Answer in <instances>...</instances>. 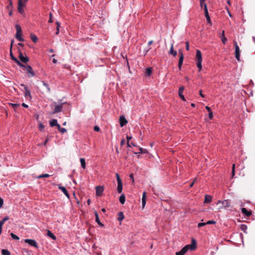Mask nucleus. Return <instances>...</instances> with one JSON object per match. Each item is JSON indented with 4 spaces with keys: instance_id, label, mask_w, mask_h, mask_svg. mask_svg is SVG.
I'll list each match as a JSON object with an SVG mask.
<instances>
[{
    "instance_id": "obj_58",
    "label": "nucleus",
    "mask_w": 255,
    "mask_h": 255,
    "mask_svg": "<svg viewBox=\"0 0 255 255\" xmlns=\"http://www.w3.org/2000/svg\"><path fill=\"white\" fill-rule=\"evenodd\" d=\"M129 177L131 179H132V181H134L133 175V174H130Z\"/></svg>"
},
{
    "instance_id": "obj_13",
    "label": "nucleus",
    "mask_w": 255,
    "mask_h": 255,
    "mask_svg": "<svg viewBox=\"0 0 255 255\" xmlns=\"http://www.w3.org/2000/svg\"><path fill=\"white\" fill-rule=\"evenodd\" d=\"M58 189L61 190L68 199L70 198V195L65 187L62 186L60 185H58Z\"/></svg>"
},
{
    "instance_id": "obj_36",
    "label": "nucleus",
    "mask_w": 255,
    "mask_h": 255,
    "mask_svg": "<svg viewBox=\"0 0 255 255\" xmlns=\"http://www.w3.org/2000/svg\"><path fill=\"white\" fill-rule=\"evenodd\" d=\"M9 219V217L8 216H5L2 220L0 221V225L2 226L4 223V222L7 221Z\"/></svg>"
},
{
    "instance_id": "obj_37",
    "label": "nucleus",
    "mask_w": 255,
    "mask_h": 255,
    "mask_svg": "<svg viewBox=\"0 0 255 255\" xmlns=\"http://www.w3.org/2000/svg\"><path fill=\"white\" fill-rule=\"evenodd\" d=\"M1 254L2 255H10V252L5 249H3L1 251Z\"/></svg>"
},
{
    "instance_id": "obj_4",
    "label": "nucleus",
    "mask_w": 255,
    "mask_h": 255,
    "mask_svg": "<svg viewBox=\"0 0 255 255\" xmlns=\"http://www.w3.org/2000/svg\"><path fill=\"white\" fill-rule=\"evenodd\" d=\"M15 28L16 29V33L15 35V38L19 41H23L24 39L22 38V35L21 33V28L18 24L15 25Z\"/></svg>"
},
{
    "instance_id": "obj_8",
    "label": "nucleus",
    "mask_w": 255,
    "mask_h": 255,
    "mask_svg": "<svg viewBox=\"0 0 255 255\" xmlns=\"http://www.w3.org/2000/svg\"><path fill=\"white\" fill-rule=\"evenodd\" d=\"M20 86L23 87L25 92H24V96L26 98H29L30 99H31L32 97L31 95V93L30 90H29L27 88V87L23 84H21Z\"/></svg>"
},
{
    "instance_id": "obj_17",
    "label": "nucleus",
    "mask_w": 255,
    "mask_h": 255,
    "mask_svg": "<svg viewBox=\"0 0 255 255\" xmlns=\"http://www.w3.org/2000/svg\"><path fill=\"white\" fill-rule=\"evenodd\" d=\"M10 56L12 60L16 63V64L19 66H23L22 64L16 58H15L12 54L11 51L10 52Z\"/></svg>"
},
{
    "instance_id": "obj_57",
    "label": "nucleus",
    "mask_w": 255,
    "mask_h": 255,
    "mask_svg": "<svg viewBox=\"0 0 255 255\" xmlns=\"http://www.w3.org/2000/svg\"><path fill=\"white\" fill-rule=\"evenodd\" d=\"M199 94H200V95L202 97H203V98H204V95L202 94V90H200V91H199Z\"/></svg>"
},
{
    "instance_id": "obj_10",
    "label": "nucleus",
    "mask_w": 255,
    "mask_h": 255,
    "mask_svg": "<svg viewBox=\"0 0 255 255\" xmlns=\"http://www.w3.org/2000/svg\"><path fill=\"white\" fill-rule=\"evenodd\" d=\"M24 242L25 243L28 244L29 245L35 247L36 248H38L37 244L36 242L32 239H25L24 240Z\"/></svg>"
},
{
    "instance_id": "obj_34",
    "label": "nucleus",
    "mask_w": 255,
    "mask_h": 255,
    "mask_svg": "<svg viewBox=\"0 0 255 255\" xmlns=\"http://www.w3.org/2000/svg\"><path fill=\"white\" fill-rule=\"evenodd\" d=\"M57 128L62 133H64L67 131L66 128H61L60 125H58Z\"/></svg>"
},
{
    "instance_id": "obj_6",
    "label": "nucleus",
    "mask_w": 255,
    "mask_h": 255,
    "mask_svg": "<svg viewBox=\"0 0 255 255\" xmlns=\"http://www.w3.org/2000/svg\"><path fill=\"white\" fill-rule=\"evenodd\" d=\"M23 66H20V67L25 69L27 71V73L28 75V77H34L35 74L33 71V69L32 67L28 65H24L23 64Z\"/></svg>"
},
{
    "instance_id": "obj_43",
    "label": "nucleus",
    "mask_w": 255,
    "mask_h": 255,
    "mask_svg": "<svg viewBox=\"0 0 255 255\" xmlns=\"http://www.w3.org/2000/svg\"><path fill=\"white\" fill-rule=\"evenodd\" d=\"M44 128V126L43 125L42 123H40L39 124V129L40 130H43Z\"/></svg>"
},
{
    "instance_id": "obj_56",
    "label": "nucleus",
    "mask_w": 255,
    "mask_h": 255,
    "mask_svg": "<svg viewBox=\"0 0 255 255\" xmlns=\"http://www.w3.org/2000/svg\"><path fill=\"white\" fill-rule=\"evenodd\" d=\"M22 106L25 108H27L28 107V105L25 104V103H22Z\"/></svg>"
},
{
    "instance_id": "obj_55",
    "label": "nucleus",
    "mask_w": 255,
    "mask_h": 255,
    "mask_svg": "<svg viewBox=\"0 0 255 255\" xmlns=\"http://www.w3.org/2000/svg\"><path fill=\"white\" fill-rule=\"evenodd\" d=\"M3 202L1 198L0 197V207L3 205Z\"/></svg>"
},
{
    "instance_id": "obj_50",
    "label": "nucleus",
    "mask_w": 255,
    "mask_h": 255,
    "mask_svg": "<svg viewBox=\"0 0 255 255\" xmlns=\"http://www.w3.org/2000/svg\"><path fill=\"white\" fill-rule=\"evenodd\" d=\"M52 14L51 13H50V18L49 19V22L50 23H52L53 22V20H52Z\"/></svg>"
},
{
    "instance_id": "obj_18",
    "label": "nucleus",
    "mask_w": 255,
    "mask_h": 255,
    "mask_svg": "<svg viewBox=\"0 0 255 255\" xmlns=\"http://www.w3.org/2000/svg\"><path fill=\"white\" fill-rule=\"evenodd\" d=\"M95 221L101 227H103L104 226V224H102L100 221V219H99V215H98V213L95 211Z\"/></svg>"
},
{
    "instance_id": "obj_49",
    "label": "nucleus",
    "mask_w": 255,
    "mask_h": 255,
    "mask_svg": "<svg viewBox=\"0 0 255 255\" xmlns=\"http://www.w3.org/2000/svg\"><path fill=\"white\" fill-rule=\"evenodd\" d=\"M146 193L145 192H143V195H142V200H146Z\"/></svg>"
},
{
    "instance_id": "obj_51",
    "label": "nucleus",
    "mask_w": 255,
    "mask_h": 255,
    "mask_svg": "<svg viewBox=\"0 0 255 255\" xmlns=\"http://www.w3.org/2000/svg\"><path fill=\"white\" fill-rule=\"evenodd\" d=\"M146 204V200H142V207L144 208L145 205Z\"/></svg>"
},
{
    "instance_id": "obj_19",
    "label": "nucleus",
    "mask_w": 255,
    "mask_h": 255,
    "mask_svg": "<svg viewBox=\"0 0 255 255\" xmlns=\"http://www.w3.org/2000/svg\"><path fill=\"white\" fill-rule=\"evenodd\" d=\"M96 194L98 196H100L102 194V193L104 191V188L103 187L99 186H97L96 187Z\"/></svg>"
},
{
    "instance_id": "obj_39",
    "label": "nucleus",
    "mask_w": 255,
    "mask_h": 255,
    "mask_svg": "<svg viewBox=\"0 0 255 255\" xmlns=\"http://www.w3.org/2000/svg\"><path fill=\"white\" fill-rule=\"evenodd\" d=\"M10 236L13 240H18L19 239V238L17 236L14 234L13 233H10Z\"/></svg>"
},
{
    "instance_id": "obj_47",
    "label": "nucleus",
    "mask_w": 255,
    "mask_h": 255,
    "mask_svg": "<svg viewBox=\"0 0 255 255\" xmlns=\"http://www.w3.org/2000/svg\"><path fill=\"white\" fill-rule=\"evenodd\" d=\"M213 112H209V118L210 120H211L213 119Z\"/></svg>"
},
{
    "instance_id": "obj_16",
    "label": "nucleus",
    "mask_w": 255,
    "mask_h": 255,
    "mask_svg": "<svg viewBox=\"0 0 255 255\" xmlns=\"http://www.w3.org/2000/svg\"><path fill=\"white\" fill-rule=\"evenodd\" d=\"M184 90V86H181L180 87L179 90H178V95L180 98L183 101H185V99L184 98V95H183V92Z\"/></svg>"
},
{
    "instance_id": "obj_35",
    "label": "nucleus",
    "mask_w": 255,
    "mask_h": 255,
    "mask_svg": "<svg viewBox=\"0 0 255 255\" xmlns=\"http://www.w3.org/2000/svg\"><path fill=\"white\" fill-rule=\"evenodd\" d=\"M56 35H58L59 33V29L60 28V24L58 21H56Z\"/></svg>"
},
{
    "instance_id": "obj_21",
    "label": "nucleus",
    "mask_w": 255,
    "mask_h": 255,
    "mask_svg": "<svg viewBox=\"0 0 255 255\" xmlns=\"http://www.w3.org/2000/svg\"><path fill=\"white\" fill-rule=\"evenodd\" d=\"M169 54L173 55L174 57H175L177 55V51L174 50L173 49V44H172L171 45L170 49L169 51Z\"/></svg>"
},
{
    "instance_id": "obj_31",
    "label": "nucleus",
    "mask_w": 255,
    "mask_h": 255,
    "mask_svg": "<svg viewBox=\"0 0 255 255\" xmlns=\"http://www.w3.org/2000/svg\"><path fill=\"white\" fill-rule=\"evenodd\" d=\"M80 161L81 162V166L83 169H85L86 168V162L85 159L81 158H80Z\"/></svg>"
},
{
    "instance_id": "obj_5",
    "label": "nucleus",
    "mask_w": 255,
    "mask_h": 255,
    "mask_svg": "<svg viewBox=\"0 0 255 255\" xmlns=\"http://www.w3.org/2000/svg\"><path fill=\"white\" fill-rule=\"evenodd\" d=\"M222 204V206L219 208V210L223 208H229L231 206V201L230 200H225L223 201L219 200L216 203L217 205Z\"/></svg>"
},
{
    "instance_id": "obj_3",
    "label": "nucleus",
    "mask_w": 255,
    "mask_h": 255,
    "mask_svg": "<svg viewBox=\"0 0 255 255\" xmlns=\"http://www.w3.org/2000/svg\"><path fill=\"white\" fill-rule=\"evenodd\" d=\"M66 103H61L57 104L56 102H54L53 103V105L54 106V108L53 109V111L52 112V114H54L56 113H60L62 111L63 105L65 104Z\"/></svg>"
},
{
    "instance_id": "obj_48",
    "label": "nucleus",
    "mask_w": 255,
    "mask_h": 255,
    "mask_svg": "<svg viewBox=\"0 0 255 255\" xmlns=\"http://www.w3.org/2000/svg\"><path fill=\"white\" fill-rule=\"evenodd\" d=\"M186 49L188 51L189 50V42H186Z\"/></svg>"
},
{
    "instance_id": "obj_29",
    "label": "nucleus",
    "mask_w": 255,
    "mask_h": 255,
    "mask_svg": "<svg viewBox=\"0 0 255 255\" xmlns=\"http://www.w3.org/2000/svg\"><path fill=\"white\" fill-rule=\"evenodd\" d=\"M124 215L122 212H120L118 214V220L119 221H122L124 219Z\"/></svg>"
},
{
    "instance_id": "obj_52",
    "label": "nucleus",
    "mask_w": 255,
    "mask_h": 255,
    "mask_svg": "<svg viewBox=\"0 0 255 255\" xmlns=\"http://www.w3.org/2000/svg\"><path fill=\"white\" fill-rule=\"evenodd\" d=\"M132 138V137L131 136H128L127 135V142H129V140Z\"/></svg>"
},
{
    "instance_id": "obj_12",
    "label": "nucleus",
    "mask_w": 255,
    "mask_h": 255,
    "mask_svg": "<svg viewBox=\"0 0 255 255\" xmlns=\"http://www.w3.org/2000/svg\"><path fill=\"white\" fill-rule=\"evenodd\" d=\"M204 9L205 16L207 19V20L209 23H211V19H210V16L209 15L207 6L206 4H204Z\"/></svg>"
},
{
    "instance_id": "obj_2",
    "label": "nucleus",
    "mask_w": 255,
    "mask_h": 255,
    "mask_svg": "<svg viewBox=\"0 0 255 255\" xmlns=\"http://www.w3.org/2000/svg\"><path fill=\"white\" fill-rule=\"evenodd\" d=\"M196 60H197V67L198 68L199 71H201L202 69V57L201 52L198 49L196 50Z\"/></svg>"
},
{
    "instance_id": "obj_7",
    "label": "nucleus",
    "mask_w": 255,
    "mask_h": 255,
    "mask_svg": "<svg viewBox=\"0 0 255 255\" xmlns=\"http://www.w3.org/2000/svg\"><path fill=\"white\" fill-rule=\"evenodd\" d=\"M234 44L235 48V57L238 60V61H240V48L237 44V42L236 41H234Z\"/></svg>"
},
{
    "instance_id": "obj_59",
    "label": "nucleus",
    "mask_w": 255,
    "mask_h": 255,
    "mask_svg": "<svg viewBox=\"0 0 255 255\" xmlns=\"http://www.w3.org/2000/svg\"><path fill=\"white\" fill-rule=\"evenodd\" d=\"M205 0H200V3H204V4H206V3H205Z\"/></svg>"
},
{
    "instance_id": "obj_42",
    "label": "nucleus",
    "mask_w": 255,
    "mask_h": 255,
    "mask_svg": "<svg viewBox=\"0 0 255 255\" xmlns=\"http://www.w3.org/2000/svg\"><path fill=\"white\" fill-rule=\"evenodd\" d=\"M216 222L215 221H213V220H210V221H208L206 222V225H208V224H216Z\"/></svg>"
},
{
    "instance_id": "obj_11",
    "label": "nucleus",
    "mask_w": 255,
    "mask_h": 255,
    "mask_svg": "<svg viewBox=\"0 0 255 255\" xmlns=\"http://www.w3.org/2000/svg\"><path fill=\"white\" fill-rule=\"evenodd\" d=\"M18 51H19V58L20 60L23 63H26V62H27L29 61V58L26 56H24L23 55L21 51H20L19 50Z\"/></svg>"
},
{
    "instance_id": "obj_33",
    "label": "nucleus",
    "mask_w": 255,
    "mask_h": 255,
    "mask_svg": "<svg viewBox=\"0 0 255 255\" xmlns=\"http://www.w3.org/2000/svg\"><path fill=\"white\" fill-rule=\"evenodd\" d=\"M42 83L43 85L46 87L47 92H48V93L50 92V88L49 85L48 84H47L46 82H45L44 81H42Z\"/></svg>"
},
{
    "instance_id": "obj_24",
    "label": "nucleus",
    "mask_w": 255,
    "mask_h": 255,
    "mask_svg": "<svg viewBox=\"0 0 255 255\" xmlns=\"http://www.w3.org/2000/svg\"><path fill=\"white\" fill-rule=\"evenodd\" d=\"M221 40L223 44H225L227 41V39L225 36V31L223 30L221 34Z\"/></svg>"
},
{
    "instance_id": "obj_32",
    "label": "nucleus",
    "mask_w": 255,
    "mask_h": 255,
    "mask_svg": "<svg viewBox=\"0 0 255 255\" xmlns=\"http://www.w3.org/2000/svg\"><path fill=\"white\" fill-rule=\"evenodd\" d=\"M30 38L32 41L35 43L37 42L38 39L37 36L34 34H31Z\"/></svg>"
},
{
    "instance_id": "obj_41",
    "label": "nucleus",
    "mask_w": 255,
    "mask_h": 255,
    "mask_svg": "<svg viewBox=\"0 0 255 255\" xmlns=\"http://www.w3.org/2000/svg\"><path fill=\"white\" fill-rule=\"evenodd\" d=\"M11 106L14 109L19 107L20 105L18 104H11Z\"/></svg>"
},
{
    "instance_id": "obj_64",
    "label": "nucleus",
    "mask_w": 255,
    "mask_h": 255,
    "mask_svg": "<svg viewBox=\"0 0 255 255\" xmlns=\"http://www.w3.org/2000/svg\"><path fill=\"white\" fill-rule=\"evenodd\" d=\"M227 3H228V4L229 5H231V2L230 0H227Z\"/></svg>"
},
{
    "instance_id": "obj_20",
    "label": "nucleus",
    "mask_w": 255,
    "mask_h": 255,
    "mask_svg": "<svg viewBox=\"0 0 255 255\" xmlns=\"http://www.w3.org/2000/svg\"><path fill=\"white\" fill-rule=\"evenodd\" d=\"M22 7H23V4H22L21 0H19L18 1V11H19V12H20L22 14L23 13H24V10H23Z\"/></svg>"
},
{
    "instance_id": "obj_9",
    "label": "nucleus",
    "mask_w": 255,
    "mask_h": 255,
    "mask_svg": "<svg viewBox=\"0 0 255 255\" xmlns=\"http://www.w3.org/2000/svg\"><path fill=\"white\" fill-rule=\"evenodd\" d=\"M179 62H178V68L180 70L181 68V66L183 64V59H184V55L181 50L179 51Z\"/></svg>"
},
{
    "instance_id": "obj_38",
    "label": "nucleus",
    "mask_w": 255,
    "mask_h": 255,
    "mask_svg": "<svg viewBox=\"0 0 255 255\" xmlns=\"http://www.w3.org/2000/svg\"><path fill=\"white\" fill-rule=\"evenodd\" d=\"M50 176V175L48 174H42L40 175H39L37 177V178H47Z\"/></svg>"
},
{
    "instance_id": "obj_62",
    "label": "nucleus",
    "mask_w": 255,
    "mask_h": 255,
    "mask_svg": "<svg viewBox=\"0 0 255 255\" xmlns=\"http://www.w3.org/2000/svg\"><path fill=\"white\" fill-rule=\"evenodd\" d=\"M52 61L55 64L57 62V60L56 59H54V58L53 59Z\"/></svg>"
},
{
    "instance_id": "obj_63",
    "label": "nucleus",
    "mask_w": 255,
    "mask_h": 255,
    "mask_svg": "<svg viewBox=\"0 0 255 255\" xmlns=\"http://www.w3.org/2000/svg\"><path fill=\"white\" fill-rule=\"evenodd\" d=\"M139 150H140V153H143V152H143V148H139Z\"/></svg>"
},
{
    "instance_id": "obj_15",
    "label": "nucleus",
    "mask_w": 255,
    "mask_h": 255,
    "mask_svg": "<svg viewBox=\"0 0 255 255\" xmlns=\"http://www.w3.org/2000/svg\"><path fill=\"white\" fill-rule=\"evenodd\" d=\"M241 212L244 215H246L247 217H250L252 214V212L251 210L248 211L245 208H242L241 209Z\"/></svg>"
},
{
    "instance_id": "obj_53",
    "label": "nucleus",
    "mask_w": 255,
    "mask_h": 255,
    "mask_svg": "<svg viewBox=\"0 0 255 255\" xmlns=\"http://www.w3.org/2000/svg\"><path fill=\"white\" fill-rule=\"evenodd\" d=\"M125 143V140L123 138L121 141V146L123 145Z\"/></svg>"
},
{
    "instance_id": "obj_40",
    "label": "nucleus",
    "mask_w": 255,
    "mask_h": 255,
    "mask_svg": "<svg viewBox=\"0 0 255 255\" xmlns=\"http://www.w3.org/2000/svg\"><path fill=\"white\" fill-rule=\"evenodd\" d=\"M116 178H117V182L118 183H121L122 182V180L120 177V175L118 173H116Z\"/></svg>"
},
{
    "instance_id": "obj_54",
    "label": "nucleus",
    "mask_w": 255,
    "mask_h": 255,
    "mask_svg": "<svg viewBox=\"0 0 255 255\" xmlns=\"http://www.w3.org/2000/svg\"><path fill=\"white\" fill-rule=\"evenodd\" d=\"M206 109L209 112H212L211 108L208 106H206L205 107Z\"/></svg>"
},
{
    "instance_id": "obj_46",
    "label": "nucleus",
    "mask_w": 255,
    "mask_h": 255,
    "mask_svg": "<svg viewBox=\"0 0 255 255\" xmlns=\"http://www.w3.org/2000/svg\"><path fill=\"white\" fill-rule=\"evenodd\" d=\"M232 175L234 176L235 175V164H233L232 165Z\"/></svg>"
},
{
    "instance_id": "obj_25",
    "label": "nucleus",
    "mask_w": 255,
    "mask_h": 255,
    "mask_svg": "<svg viewBox=\"0 0 255 255\" xmlns=\"http://www.w3.org/2000/svg\"><path fill=\"white\" fill-rule=\"evenodd\" d=\"M47 235L53 240H56V237L49 230H47Z\"/></svg>"
},
{
    "instance_id": "obj_14",
    "label": "nucleus",
    "mask_w": 255,
    "mask_h": 255,
    "mask_svg": "<svg viewBox=\"0 0 255 255\" xmlns=\"http://www.w3.org/2000/svg\"><path fill=\"white\" fill-rule=\"evenodd\" d=\"M128 123V121L126 120L124 116H121L120 117V124L121 127H124Z\"/></svg>"
},
{
    "instance_id": "obj_61",
    "label": "nucleus",
    "mask_w": 255,
    "mask_h": 255,
    "mask_svg": "<svg viewBox=\"0 0 255 255\" xmlns=\"http://www.w3.org/2000/svg\"><path fill=\"white\" fill-rule=\"evenodd\" d=\"M153 43V41L152 40H150L148 42V45H150L151 44H152V43Z\"/></svg>"
},
{
    "instance_id": "obj_60",
    "label": "nucleus",
    "mask_w": 255,
    "mask_h": 255,
    "mask_svg": "<svg viewBox=\"0 0 255 255\" xmlns=\"http://www.w3.org/2000/svg\"><path fill=\"white\" fill-rule=\"evenodd\" d=\"M195 183V181H193L190 185V187H192Z\"/></svg>"
},
{
    "instance_id": "obj_45",
    "label": "nucleus",
    "mask_w": 255,
    "mask_h": 255,
    "mask_svg": "<svg viewBox=\"0 0 255 255\" xmlns=\"http://www.w3.org/2000/svg\"><path fill=\"white\" fill-rule=\"evenodd\" d=\"M94 130L96 131H99L100 130V128L98 126H96L94 127Z\"/></svg>"
},
{
    "instance_id": "obj_1",
    "label": "nucleus",
    "mask_w": 255,
    "mask_h": 255,
    "mask_svg": "<svg viewBox=\"0 0 255 255\" xmlns=\"http://www.w3.org/2000/svg\"><path fill=\"white\" fill-rule=\"evenodd\" d=\"M196 248V242L195 239H192L191 244L187 245L184 247L180 251L177 252L176 255H184L190 249L191 251H194Z\"/></svg>"
},
{
    "instance_id": "obj_22",
    "label": "nucleus",
    "mask_w": 255,
    "mask_h": 255,
    "mask_svg": "<svg viewBox=\"0 0 255 255\" xmlns=\"http://www.w3.org/2000/svg\"><path fill=\"white\" fill-rule=\"evenodd\" d=\"M212 197L211 195H205L204 203H210L212 201Z\"/></svg>"
},
{
    "instance_id": "obj_26",
    "label": "nucleus",
    "mask_w": 255,
    "mask_h": 255,
    "mask_svg": "<svg viewBox=\"0 0 255 255\" xmlns=\"http://www.w3.org/2000/svg\"><path fill=\"white\" fill-rule=\"evenodd\" d=\"M123 190V183H118V186H117V191L119 193H122Z\"/></svg>"
},
{
    "instance_id": "obj_28",
    "label": "nucleus",
    "mask_w": 255,
    "mask_h": 255,
    "mask_svg": "<svg viewBox=\"0 0 255 255\" xmlns=\"http://www.w3.org/2000/svg\"><path fill=\"white\" fill-rule=\"evenodd\" d=\"M152 73V69L151 68H147L146 69L145 71V75L147 76H150Z\"/></svg>"
},
{
    "instance_id": "obj_23",
    "label": "nucleus",
    "mask_w": 255,
    "mask_h": 255,
    "mask_svg": "<svg viewBox=\"0 0 255 255\" xmlns=\"http://www.w3.org/2000/svg\"><path fill=\"white\" fill-rule=\"evenodd\" d=\"M50 125L51 127L56 126L58 128V125H60L58 124L57 120L53 119L50 122Z\"/></svg>"
},
{
    "instance_id": "obj_44",
    "label": "nucleus",
    "mask_w": 255,
    "mask_h": 255,
    "mask_svg": "<svg viewBox=\"0 0 255 255\" xmlns=\"http://www.w3.org/2000/svg\"><path fill=\"white\" fill-rule=\"evenodd\" d=\"M206 225V223H199L198 224V228H200L203 226H205Z\"/></svg>"
},
{
    "instance_id": "obj_27",
    "label": "nucleus",
    "mask_w": 255,
    "mask_h": 255,
    "mask_svg": "<svg viewBox=\"0 0 255 255\" xmlns=\"http://www.w3.org/2000/svg\"><path fill=\"white\" fill-rule=\"evenodd\" d=\"M126 197L124 194H122L119 198V201L122 204L125 203Z\"/></svg>"
},
{
    "instance_id": "obj_30",
    "label": "nucleus",
    "mask_w": 255,
    "mask_h": 255,
    "mask_svg": "<svg viewBox=\"0 0 255 255\" xmlns=\"http://www.w3.org/2000/svg\"><path fill=\"white\" fill-rule=\"evenodd\" d=\"M247 226L245 224H242L240 226V229L242 231H243L244 233H247Z\"/></svg>"
}]
</instances>
